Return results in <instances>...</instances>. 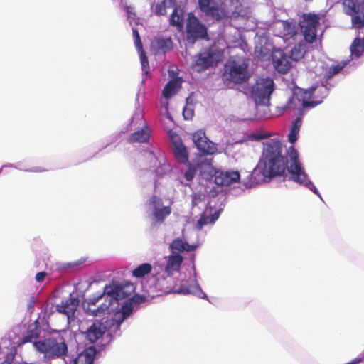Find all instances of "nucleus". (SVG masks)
<instances>
[{
  "label": "nucleus",
  "instance_id": "1",
  "mask_svg": "<svg viewBox=\"0 0 364 364\" xmlns=\"http://www.w3.org/2000/svg\"><path fill=\"white\" fill-rule=\"evenodd\" d=\"M289 161L284 153V146L280 140L271 139L267 141L264 143L259 166L250 174L253 180L250 182V186L259 183L265 178L283 176L287 169L293 181L304 185L316 193L318 190L308 178L299 161L298 152L293 146L289 148Z\"/></svg>",
  "mask_w": 364,
  "mask_h": 364
},
{
  "label": "nucleus",
  "instance_id": "2",
  "mask_svg": "<svg viewBox=\"0 0 364 364\" xmlns=\"http://www.w3.org/2000/svg\"><path fill=\"white\" fill-rule=\"evenodd\" d=\"M134 290V288L130 284H115L112 283L109 285H106L102 294H99L97 297L89 299V305H95V304L103 297L105 298V303L100 305L96 309H92V311L94 316H98L101 313L107 311L112 303V299L118 301L123 299L128 296Z\"/></svg>",
  "mask_w": 364,
  "mask_h": 364
},
{
  "label": "nucleus",
  "instance_id": "3",
  "mask_svg": "<svg viewBox=\"0 0 364 364\" xmlns=\"http://www.w3.org/2000/svg\"><path fill=\"white\" fill-rule=\"evenodd\" d=\"M248 62L245 58H230L225 64L223 80L228 87L247 82L250 77Z\"/></svg>",
  "mask_w": 364,
  "mask_h": 364
},
{
  "label": "nucleus",
  "instance_id": "4",
  "mask_svg": "<svg viewBox=\"0 0 364 364\" xmlns=\"http://www.w3.org/2000/svg\"><path fill=\"white\" fill-rule=\"evenodd\" d=\"M36 350L43 353L49 359L62 358L68 353L65 339L59 333L50 335L48 338L33 342Z\"/></svg>",
  "mask_w": 364,
  "mask_h": 364
},
{
  "label": "nucleus",
  "instance_id": "5",
  "mask_svg": "<svg viewBox=\"0 0 364 364\" xmlns=\"http://www.w3.org/2000/svg\"><path fill=\"white\" fill-rule=\"evenodd\" d=\"M198 7L206 17L220 21L229 17V12L222 0H198Z\"/></svg>",
  "mask_w": 364,
  "mask_h": 364
},
{
  "label": "nucleus",
  "instance_id": "6",
  "mask_svg": "<svg viewBox=\"0 0 364 364\" xmlns=\"http://www.w3.org/2000/svg\"><path fill=\"white\" fill-rule=\"evenodd\" d=\"M274 87V80L270 77H261L257 80L252 90L256 103L263 105L269 104Z\"/></svg>",
  "mask_w": 364,
  "mask_h": 364
},
{
  "label": "nucleus",
  "instance_id": "7",
  "mask_svg": "<svg viewBox=\"0 0 364 364\" xmlns=\"http://www.w3.org/2000/svg\"><path fill=\"white\" fill-rule=\"evenodd\" d=\"M343 11L351 17L353 28L360 29L364 28V1L363 0H344Z\"/></svg>",
  "mask_w": 364,
  "mask_h": 364
},
{
  "label": "nucleus",
  "instance_id": "8",
  "mask_svg": "<svg viewBox=\"0 0 364 364\" xmlns=\"http://www.w3.org/2000/svg\"><path fill=\"white\" fill-rule=\"evenodd\" d=\"M320 25V17L318 14L308 13L302 15L299 26L304 40L309 43H314L317 37V28Z\"/></svg>",
  "mask_w": 364,
  "mask_h": 364
},
{
  "label": "nucleus",
  "instance_id": "9",
  "mask_svg": "<svg viewBox=\"0 0 364 364\" xmlns=\"http://www.w3.org/2000/svg\"><path fill=\"white\" fill-rule=\"evenodd\" d=\"M186 31L187 41L191 43H194L198 39L207 36L205 26L193 13L188 14Z\"/></svg>",
  "mask_w": 364,
  "mask_h": 364
},
{
  "label": "nucleus",
  "instance_id": "10",
  "mask_svg": "<svg viewBox=\"0 0 364 364\" xmlns=\"http://www.w3.org/2000/svg\"><path fill=\"white\" fill-rule=\"evenodd\" d=\"M192 139L197 149L202 153L212 155L217 152V145L209 140L205 131L200 129L193 134Z\"/></svg>",
  "mask_w": 364,
  "mask_h": 364
},
{
  "label": "nucleus",
  "instance_id": "11",
  "mask_svg": "<svg viewBox=\"0 0 364 364\" xmlns=\"http://www.w3.org/2000/svg\"><path fill=\"white\" fill-rule=\"evenodd\" d=\"M299 94H294L291 97L289 98L287 105L284 107V110L287 109H292L295 110L297 108H299L300 106L303 109L307 108V107H314L317 106L318 105L322 103L321 100H317L315 99L314 100L309 101V98H304L301 97V99L299 97Z\"/></svg>",
  "mask_w": 364,
  "mask_h": 364
},
{
  "label": "nucleus",
  "instance_id": "12",
  "mask_svg": "<svg viewBox=\"0 0 364 364\" xmlns=\"http://www.w3.org/2000/svg\"><path fill=\"white\" fill-rule=\"evenodd\" d=\"M214 182L216 185L220 186H228L240 180V175L238 171H223L215 170Z\"/></svg>",
  "mask_w": 364,
  "mask_h": 364
},
{
  "label": "nucleus",
  "instance_id": "13",
  "mask_svg": "<svg viewBox=\"0 0 364 364\" xmlns=\"http://www.w3.org/2000/svg\"><path fill=\"white\" fill-rule=\"evenodd\" d=\"M272 63L275 69L280 73H288L291 67V63L283 50H274L272 55Z\"/></svg>",
  "mask_w": 364,
  "mask_h": 364
},
{
  "label": "nucleus",
  "instance_id": "14",
  "mask_svg": "<svg viewBox=\"0 0 364 364\" xmlns=\"http://www.w3.org/2000/svg\"><path fill=\"white\" fill-rule=\"evenodd\" d=\"M172 278H166L164 276H159L156 278L155 287L156 288L164 294L170 293H181V294H189L191 291L188 289H180L179 290L173 289L171 287Z\"/></svg>",
  "mask_w": 364,
  "mask_h": 364
},
{
  "label": "nucleus",
  "instance_id": "15",
  "mask_svg": "<svg viewBox=\"0 0 364 364\" xmlns=\"http://www.w3.org/2000/svg\"><path fill=\"white\" fill-rule=\"evenodd\" d=\"M173 141V153L176 160L183 164L188 162V155L186 146L177 134L171 135Z\"/></svg>",
  "mask_w": 364,
  "mask_h": 364
},
{
  "label": "nucleus",
  "instance_id": "16",
  "mask_svg": "<svg viewBox=\"0 0 364 364\" xmlns=\"http://www.w3.org/2000/svg\"><path fill=\"white\" fill-rule=\"evenodd\" d=\"M79 305V299L75 297L70 296L65 300L61 301L60 304L56 306V311L63 314L68 318L74 316L77 307Z\"/></svg>",
  "mask_w": 364,
  "mask_h": 364
},
{
  "label": "nucleus",
  "instance_id": "17",
  "mask_svg": "<svg viewBox=\"0 0 364 364\" xmlns=\"http://www.w3.org/2000/svg\"><path fill=\"white\" fill-rule=\"evenodd\" d=\"M299 95L304 98H314L322 101L328 95V88L326 85L311 87L309 89H299Z\"/></svg>",
  "mask_w": 364,
  "mask_h": 364
},
{
  "label": "nucleus",
  "instance_id": "18",
  "mask_svg": "<svg viewBox=\"0 0 364 364\" xmlns=\"http://www.w3.org/2000/svg\"><path fill=\"white\" fill-rule=\"evenodd\" d=\"M213 63V55L210 53H200L194 60L193 63V68L197 72L203 71L210 66Z\"/></svg>",
  "mask_w": 364,
  "mask_h": 364
},
{
  "label": "nucleus",
  "instance_id": "19",
  "mask_svg": "<svg viewBox=\"0 0 364 364\" xmlns=\"http://www.w3.org/2000/svg\"><path fill=\"white\" fill-rule=\"evenodd\" d=\"M105 327L102 323L95 321L87 330L86 338L91 343H95L105 333Z\"/></svg>",
  "mask_w": 364,
  "mask_h": 364
},
{
  "label": "nucleus",
  "instance_id": "20",
  "mask_svg": "<svg viewBox=\"0 0 364 364\" xmlns=\"http://www.w3.org/2000/svg\"><path fill=\"white\" fill-rule=\"evenodd\" d=\"M151 47L156 50L157 53H166L173 48V42L170 38H156L151 42Z\"/></svg>",
  "mask_w": 364,
  "mask_h": 364
},
{
  "label": "nucleus",
  "instance_id": "21",
  "mask_svg": "<svg viewBox=\"0 0 364 364\" xmlns=\"http://www.w3.org/2000/svg\"><path fill=\"white\" fill-rule=\"evenodd\" d=\"M41 328L38 325V321L30 325L28 328L26 336L23 338L21 343H33L37 341L36 339L39 338Z\"/></svg>",
  "mask_w": 364,
  "mask_h": 364
},
{
  "label": "nucleus",
  "instance_id": "22",
  "mask_svg": "<svg viewBox=\"0 0 364 364\" xmlns=\"http://www.w3.org/2000/svg\"><path fill=\"white\" fill-rule=\"evenodd\" d=\"M95 350L89 348L78 354L73 360L74 364H92L95 358Z\"/></svg>",
  "mask_w": 364,
  "mask_h": 364
},
{
  "label": "nucleus",
  "instance_id": "23",
  "mask_svg": "<svg viewBox=\"0 0 364 364\" xmlns=\"http://www.w3.org/2000/svg\"><path fill=\"white\" fill-rule=\"evenodd\" d=\"M183 260V257L179 254L169 256L165 267L166 272H167L168 274H171L173 272L178 271Z\"/></svg>",
  "mask_w": 364,
  "mask_h": 364
},
{
  "label": "nucleus",
  "instance_id": "24",
  "mask_svg": "<svg viewBox=\"0 0 364 364\" xmlns=\"http://www.w3.org/2000/svg\"><path fill=\"white\" fill-rule=\"evenodd\" d=\"M181 87V82L177 78L169 80L163 90V96L169 99L177 93Z\"/></svg>",
  "mask_w": 364,
  "mask_h": 364
},
{
  "label": "nucleus",
  "instance_id": "25",
  "mask_svg": "<svg viewBox=\"0 0 364 364\" xmlns=\"http://www.w3.org/2000/svg\"><path fill=\"white\" fill-rule=\"evenodd\" d=\"M149 132L147 129H141L130 134L127 141L130 144L133 143H144L149 139Z\"/></svg>",
  "mask_w": 364,
  "mask_h": 364
},
{
  "label": "nucleus",
  "instance_id": "26",
  "mask_svg": "<svg viewBox=\"0 0 364 364\" xmlns=\"http://www.w3.org/2000/svg\"><path fill=\"white\" fill-rule=\"evenodd\" d=\"M284 38L287 41L291 38L294 39L298 35L295 23L284 21L282 22Z\"/></svg>",
  "mask_w": 364,
  "mask_h": 364
},
{
  "label": "nucleus",
  "instance_id": "27",
  "mask_svg": "<svg viewBox=\"0 0 364 364\" xmlns=\"http://www.w3.org/2000/svg\"><path fill=\"white\" fill-rule=\"evenodd\" d=\"M206 163L208 164V165H210L209 163H208V160L207 159H202L198 163H197L196 164H189V166H188V170L186 171V172L185 173V175H184V177L187 180V181H191L196 173V171L198 170H201L203 166V164Z\"/></svg>",
  "mask_w": 364,
  "mask_h": 364
},
{
  "label": "nucleus",
  "instance_id": "28",
  "mask_svg": "<svg viewBox=\"0 0 364 364\" xmlns=\"http://www.w3.org/2000/svg\"><path fill=\"white\" fill-rule=\"evenodd\" d=\"M170 248L178 252H191L194 250L196 247L194 245H189L188 242L183 241V240L180 238H177L173 240L170 244Z\"/></svg>",
  "mask_w": 364,
  "mask_h": 364
},
{
  "label": "nucleus",
  "instance_id": "29",
  "mask_svg": "<svg viewBox=\"0 0 364 364\" xmlns=\"http://www.w3.org/2000/svg\"><path fill=\"white\" fill-rule=\"evenodd\" d=\"M302 124L301 117H296L291 127L290 132L288 135V139L291 143H294L298 139L299 132Z\"/></svg>",
  "mask_w": 364,
  "mask_h": 364
},
{
  "label": "nucleus",
  "instance_id": "30",
  "mask_svg": "<svg viewBox=\"0 0 364 364\" xmlns=\"http://www.w3.org/2000/svg\"><path fill=\"white\" fill-rule=\"evenodd\" d=\"M364 52V43L362 42L361 38H355L351 46H350V53L351 55H353L356 58H359L361 56L362 53Z\"/></svg>",
  "mask_w": 364,
  "mask_h": 364
},
{
  "label": "nucleus",
  "instance_id": "31",
  "mask_svg": "<svg viewBox=\"0 0 364 364\" xmlns=\"http://www.w3.org/2000/svg\"><path fill=\"white\" fill-rule=\"evenodd\" d=\"M152 269V267L149 263H144L139 265L132 271V275L136 278H141L149 274Z\"/></svg>",
  "mask_w": 364,
  "mask_h": 364
},
{
  "label": "nucleus",
  "instance_id": "32",
  "mask_svg": "<svg viewBox=\"0 0 364 364\" xmlns=\"http://www.w3.org/2000/svg\"><path fill=\"white\" fill-rule=\"evenodd\" d=\"M171 210L169 206L155 208L153 215L158 222H163L164 219L171 214Z\"/></svg>",
  "mask_w": 364,
  "mask_h": 364
},
{
  "label": "nucleus",
  "instance_id": "33",
  "mask_svg": "<svg viewBox=\"0 0 364 364\" xmlns=\"http://www.w3.org/2000/svg\"><path fill=\"white\" fill-rule=\"evenodd\" d=\"M183 16L178 14L177 9H174L170 17V25L177 26L178 29L181 31L183 26Z\"/></svg>",
  "mask_w": 364,
  "mask_h": 364
},
{
  "label": "nucleus",
  "instance_id": "34",
  "mask_svg": "<svg viewBox=\"0 0 364 364\" xmlns=\"http://www.w3.org/2000/svg\"><path fill=\"white\" fill-rule=\"evenodd\" d=\"M349 62V60L342 61L337 65H332L326 73V76L328 79L331 78L336 74L338 73Z\"/></svg>",
  "mask_w": 364,
  "mask_h": 364
},
{
  "label": "nucleus",
  "instance_id": "35",
  "mask_svg": "<svg viewBox=\"0 0 364 364\" xmlns=\"http://www.w3.org/2000/svg\"><path fill=\"white\" fill-rule=\"evenodd\" d=\"M304 55V51L301 46H294L291 50L290 58L295 61L301 59Z\"/></svg>",
  "mask_w": 364,
  "mask_h": 364
},
{
  "label": "nucleus",
  "instance_id": "36",
  "mask_svg": "<svg viewBox=\"0 0 364 364\" xmlns=\"http://www.w3.org/2000/svg\"><path fill=\"white\" fill-rule=\"evenodd\" d=\"M134 309L135 307L129 301V300H127L121 308V312L123 315V317L127 318L129 316L134 310Z\"/></svg>",
  "mask_w": 364,
  "mask_h": 364
},
{
  "label": "nucleus",
  "instance_id": "37",
  "mask_svg": "<svg viewBox=\"0 0 364 364\" xmlns=\"http://www.w3.org/2000/svg\"><path fill=\"white\" fill-rule=\"evenodd\" d=\"M171 7L172 6H168L165 1L162 0L161 2L156 4L155 12L157 15H165L166 14V9Z\"/></svg>",
  "mask_w": 364,
  "mask_h": 364
},
{
  "label": "nucleus",
  "instance_id": "38",
  "mask_svg": "<svg viewBox=\"0 0 364 364\" xmlns=\"http://www.w3.org/2000/svg\"><path fill=\"white\" fill-rule=\"evenodd\" d=\"M140 60H141V70L143 74H144L146 77H149V65L147 57L145 55V54L142 52L140 55Z\"/></svg>",
  "mask_w": 364,
  "mask_h": 364
},
{
  "label": "nucleus",
  "instance_id": "39",
  "mask_svg": "<svg viewBox=\"0 0 364 364\" xmlns=\"http://www.w3.org/2000/svg\"><path fill=\"white\" fill-rule=\"evenodd\" d=\"M132 33H133L134 43H135V46H136L137 50H142L143 45H142V43H141V41L140 38V36H139V33L137 29L134 28L132 30Z\"/></svg>",
  "mask_w": 364,
  "mask_h": 364
},
{
  "label": "nucleus",
  "instance_id": "40",
  "mask_svg": "<svg viewBox=\"0 0 364 364\" xmlns=\"http://www.w3.org/2000/svg\"><path fill=\"white\" fill-rule=\"evenodd\" d=\"M128 300L135 308H137L139 304L145 301V297L141 295L135 294Z\"/></svg>",
  "mask_w": 364,
  "mask_h": 364
},
{
  "label": "nucleus",
  "instance_id": "41",
  "mask_svg": "<svg viewBox=\"0 0 364 364\" xmlns=\"http://www.w3.org/2000/svg\"><path fill=\"white\" fill-rule=\"evenodd\" d=\"M210 223V217L203 214L197 222L196 228L201 230L204 225Z\"/></svg>",
  "mask_w": 364,
  "mask_h": 364
},
{
  "label": "nucleus",
  "instance_id": "42",
  "mask_svg": "<svg viewBox=\"0 0 364 364\" xmlns=\"http://www.w3.org/2000/svg\"><path fill=\"white\" fill-rule=\"evenodd\" d=\"M161 203H162L161 199L155 195L152 196L149 200V204L153 206L154 210L155 208H159V206L161 204Z\"/></svg>",
  "mask_w": 364,
  "mask_h": 364
},
{
  "label": "nucleus",
  "instance_id": "43",
  "mask_svg": "<svg viewBox=\"0 0 364 364\" xmlns=\"http://www.w3.org/2000/svg\"><path fill=\"white\" fill-rule=\"evenodd\" d=\"M194 114V111L193 109L185 107L183 111V115L185 119H191Z\"/></svg>",
  "mask_w": 364,
  "mask_h": 364
},
{
  "label": "nucleus",
  "instance_id": "44",
  "mask_svg": "<svg viewBox=\"0 0 364 364\" xmlns=\"http://www.w3.org/2000/svg\"><path fill=\"white\" fill-rule=\"evenodd\" d=\"M46 276H47V273L46 272H38L35 277L36 281L37 282L41 283V282H43V280L45 279Z\"/></svg>",
  "mask_w": 364,
  "mask_h": 364
},
{
  "label": "nucleus",
  "instance_id": "45",
  "mask_svg": "<svg viewBox=\"0 0 364 364\" xmlns=\"http://www.w3.org/2000/svg\"><path fill=\"white\" fill-rule=\"evenodd\" d=\"M220 215V211H215L213 214H212L210 217V223H214Z\"/></svg>",
  "mask_w": 364,
  "mask_h": 364
},
{
  "label": "nucleus",
  "instance_id": "46",
  "mask_svg": "<svg viewBox=\"0 0 364 364\" xmlns=\"http://www.w3.org/2000/svg\"><path fill=\"white\" fill-rule=\"evenodd\" d=\"M35 305V298L33 296H32L27 304L28 309H33Z\"/></svg>",
  "mask_w": 364,
  "mask_h": 364
},
{
  "label": "nucleus",
  "instance_id": "47",
  "mask_svg": "<svg viewBox=\"0 0 364 364\" xmlns=\"http://www.w3.org/2000/svg\"><path fill=\"white\" fill-rule=\"evenodd\" d=\"M255 137L256 139L259 140V139H263L267 138L268 135H266V134H257V135H255Z\"/></svg>",
  "mask_w": 364,
  "mask_h": 364
},
{
  "label": "nucleus",
  "instance_id": "48",
  "mask_svg": "<svg viewBox=\"0 0 364 364\" xmlns=\"http://www.w3.org/2000/svg\"><path fill=\"white\" fill-rule=\"evenodd\" d=\"M83 261H81L80 262H77V263H73L72 264H70L71 267H75V266H77V265H80L81 264H82Z\"/></svg>",
  "mask_w": 364,
  "mask_h": 364
},
{
  "label": "nucleus",
  "instance_id": "49",
  "mask_svg": "<svg viewBox=\"0 0 364 364\" xmlns=\"http://www.w3.org/2000/svg\"><path fill=\"white\" fill-rule=\"evenodd\" d=\"M195 288L198 290V291L199 293H202V294H203V293L202 292V290H201L200 287L198 284H197V285H196Z\"/></svg>",
  "mask_w": 364,
  "mask_h": 364
},
{
  "label": "nucleus",
  "instance_id": "50",
  "mask_svg": "<svg viewBox=\"0 0 364 364\" xmlns=\"http://www.w3.org/2000/svg\"><path fill=\"white\" fill-rule=\"evenodd\" d=\"M2 364H11V363H10V362H7V363L4 362Z\"/></svg>",
  "mask_w": 364,
  "mask_h": 364
},
{
  "label": "nucleus",
  "instance_id": "51",
  "mask_svg": "<svg viewBox=\"0 0 364 364\" xmlns=\"http://www.w3.org/2000/svg\"><path fill=\"white\" fill-rule=\"evenodd\" d=\"M126 9L127 10V13L129 12V6H126Z\"/></svg>",
  "mask_w": 364,
  "mask_h": 364
},
{
  "label": "nucleus",
  "instance_id": "52",
  "mask_svg": "<svg viewBox=\"0 0 364 364\" xmlns=\"http://www.w3.org/2000/svg\"><path fill=\"white\" fill-rule=\"evenodd\" d=\"M363 1H364V0H363Z\"/></svg>",
  "mask_w": 364,
  "mask_h": 364
}]
</instances>
